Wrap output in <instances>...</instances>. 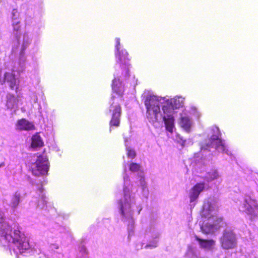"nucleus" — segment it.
Here are the masks:
<instances>
[{
	"mask_svg": "<svg viewBox=\"0 0 258 258\" xmlns=\"http://www.w3.org/2000/svg\"><path fill=\"white\" fill-rule=\"evenodd\" d=\"M59 258H62L63 257V254L62 253H58Z\"/></svg>",
	"mask_w": 258,
	"mask_h": 258,
	"instance_id": "nucleus-32",
	"label": "nucleus"
},
{
	"mask_svg": "<svg viewBox=\"0 0 258 258\" xmlns=\"http://www.w3.org/2000/svg\"><path fill=\"white\" fill-rule=\"evenodd\" d=\"M182 145L183 146H185L186 145V141H185V140H184V141H183V142H182Z\"/></svg>",
	"mask_w": 258,
	"mask_h": 258,
	"instance_id": "nucleus-31",
	"label": "nucleus"
},
{
	"mask_svg": "<svg viewBox=\"0 0 258 258\" xmlns=\"http://www.w3.org/2000/svg\"><path fill=\"white\" fill-rule=\"evenodd\" d=\"M206 188V184L204 182L197 183L188 191L187 197L189 200V206L191 210L197 203L200 194L204 191Z\"/></svg>",
	"mask_w": 258,
	"mask_h": 258,
	"instance_id": "nucleus-14",
	"label": "nucleus"
},
{
	"mask_svg": "<svg viewBox=\"0 0 258 258\" xmlns=\"http://www.w3.org/2000/svg\"><path fill=\"white\" fill-rule=\"evenodd\" d=\"M116 72L114 74V79L112 80V89L113 92L120 95L124 91V85L122 83L123 78L124 80L129 76L131 67L130 59L127 51L121 47L120 39H115Z\"/></svg>",
	"mask_w": 258,
	"mask_h": 258,
	"instance_id": "nucleus-4",
	"label": "nucleus"
},
{
	"mask_svg": "<svg viewBox=\"0 0 258 258\" xmlns=\"http://www.w3.org/2000/svg\"><path fill=\"white\" fill-rule=\"evenodd\" d=\"M124 186L123 197L117 203L118 212L121 221L127 225L128 236L133 232L134 220L133 218L135 200L132 193V185L130 184L129 177L126 174V166L124 163Z\"/></svg>",
	"mask_w": 258,
	"mask_h": 258,
	"instance_id": "nucleus-3",
	"label": "nucleus"
},
{
	"mask_svg": "<svg viewBox=\"0 0 258 258\" xmlns=\"http://www.w3.org/2000/svg\"><path fill=\"white\" fill-rule=\"evenodd\" d=\"M22 195V192L19 190L11 196L9 206L13 210H16L19 204L23 200L24 197Z\"/></svg>",
	"mask_w": 258,
	"mask_h": 258,
	"instance_id": "nucleus-16",
	"label": "nucleus"
},
{
	"mask_svg": "<svg viewBox=\"0 0 258 258\" xmlns=\"http://www.w3.org/2000/svg\"><path fill=\"white\" fill-rule=\"evenodd\" d=\"M150 230L148 233V237L146 241V248H154L158 246L160 233L155 229L154 226L158 218V209L155 208L150 214Z\"/></svg>",
	"mask_w": 258,
	"mask_h": 258,
	"instance_id": "nucleus-8",
	"label": "nucleus"
},
{
	"mask_svg": "<svg viewBox=\"0 0 258 258\" xmlns=\"http://www.w3.org/2000/svg\"><path fill=\"white\" fill-rule=\"evenodd\" d=\"M217 209L218 205L214 200L209 199L204 202L202 215L208 221L201 226V229L205 234L213 233L223 226V219L215 215Z\"/></svg>",
	"mask_w": 258,
	"mask_h": 258,
	"instance_id": "nucleus-7",
	"label": "nucleus"
},
{
	"mask_svg": "<svg viewBox=\"0 0 258 258\" xmlns=\"http://www.w3.org/2000/svg\"><path fill=\"white\" fill-rule=\"evenodd\" d=\"M184 98L159 97L151 90L146 91V117L153 124L164 122L166 130L172 133L174 128V109L183 106Z\"/></svg>",
	"mask_w": 258,
	"mask_h": 258,
	"instance_id": "nucleus-1",
	"label": "nucleus"
},
{
	"mask_svg": "<svg viewBox=\"0 0 258 258\" xmlns=\"http://www.w3.org/2000/svg\"><path fill=\"white\" fill-rule=\"evenodd\" d=\"M43 181H41V184H37V190L36 195L31 201L30 204L36 208L44 209L47 203L46 197L44 192L43 188V182L45 181L44 178L42 177Z\"/></svg>",
	"mask_w": 258,
	"mask_h": 258,
	"instance_id": "nucleus-12",
	"label": "nucleus"
},
{
	"mask_svg": "<svg viewBox=\"0 0 258 258\" xmlns=\"http://www.w3.org/2000/svg\"><path fill=\"white\" fill-rule=\"evenodd\" d=\"M239 210L245 212L252 217L258 216V205L257 202L249 196H245L243 203L239 206Z\"/></svg>",
	"mask_w": 258,
	"mask_h": 258,
	"instance_id": "nucleus-13",
	"label": "nucleus"
},
{
	"mask_svg": "<svg viewBox=\"0 0 258 258\" xmlns=\"http://www.w3.org/2000/svg\"><path fill=\"white\" fill-rule=\"evenodd\" d=\"M34 161L29 163V165L32 174L36 176H43L47 175L49 168L47 157L44 155L38 156Z\"/></svg>",
	"mask_w": 258,
	"mask_h": 258,
	"instance_id": "nucleus-9",
	"label": "nucleus"
},
{
	"mask_svg": "<svg viewBox=\"0 0 258 258\" xmlns=\"http://www.w3.org/2000/svg\"><path fill=\"white\" fill-rule=\"evenodd\" d=\"M137 209H139V211H138V214H140V211H141L142 210V207H140V206H139V207H137Z\"/></svg>",
	"mask_w": 258,
	"mask_h": 258,
	"instance_id": "nucleus-30",
	"label": "nucleus"
},
{
	"mask_svg": "<svg viewBox=\"0 0 258 258\" xmlns=\"http://www.w3.org/2000/svg\"><path fill=\"white\" fill-rule=\"evenodd\" d=\"M12 20L15 23L20 22V14L17 9H14L12 12Z\"/></svg>",
	"mask_w": 258,
	"mask_h": 258,
	"instance_id": "nucleus-27",
	"label": "nucleus"
},
{
	"mask_svg": "<svg viewBox=\"0 0 258 258\" xmlns=\"http://www.w3.org/2000/svg\"><path fill=\"white\" fill-rule=\"evenodd\" d=\"M219 177L218 172L216 170H212L206 173L205 176V179L208 182L212 181V180L217 179Z\"/></svg>",
	"mask_w": 258,
	"mask_h": 258,
	"instance_id": "nucleus-24",
	"label": "nucleus"
},
{
	"mask_svg": "<svg viewBox=\"0 0 258 258\" xmlns=\"http://www.w3.org/2000/svg\"><path fill=\"white\" fill-rule=\"evenodd\" d=\"M180 124L186 131L189 130L191 125V121L189 118L187 116H181Z\"/></svg>",
	"mask_w": 258,
	"mask_h": 258,
	"instance_id": "nucleus-22",
	"label": "nucleus"
},
{
	"mask_svg": "<svg viewBox=\"0 0 258 258\" xmlns=\"http://www.w3.org/2000/svg\"><path fill=\"white\" fill-rule=\"evenodd\" d=\"M119 98L112 95L110 101L109 112L111 113V119L110 121V132L113 126L118 127L120 124V117L121 108L119 103Z\"/></svg>",
	"mask_w": 258,
	"mask_h": 258,
	"instance_id": "nucleus-10",
	"label": "nucleus"
},
{
	"mask_svg": "<svg viewBox=\"0 0 258 258\" xmlns=\"http://www.w3.org/2000/svg\"><path fill=\"white\" fill-rule=\"evenodd\" d=\"M51 231L57 235L58 233L61 234L62 233H68L69 230L66 227L62 226L58 224H54L53 226L51 229Z\"/></svg>",
	"mask_w": 258,
	"mask_h": 258,
	"instance_id": "nucleus-21",
	"label": "nucleus"
},
{
	"mask_svg": "<svg viewBox=\"0 0 258 258\" xmlns=\"http://www.w3.org/2000/svg\"><path fill=\"white\" fill-rule=\"evenodd\" d=\"M124 142V145L126 148V155L128 159L132 160L134 159L136 156V153L135 151L132 149L128 144V139L127 137H126L123 135Z\"/></svg>",
	"mask_w": 258,
	"mask_h": 258,
	"instance_id": "nucleus-19",
	"label": "nucleus"
},
{
	"mask_svg": "<svg viewBox=\"0 0 258 258\" xmlns=\"http://www.w3.org/2000/svg\"><path fill=\"white\" fill-rule=\"evenodd\" d=\"M50 247L52 250H54V249H58L59 246L56 243H53L50 245Z\"/></svg>",
	"mask_w": 258,
	"mask_h": 258,
	"instance_id": "nucleus-28",
	"label": "nucleus"
},
{
	"mask_svg": "<svg viewBox=\"0 0 258 258\" xmlns=\"http://www.w3.org/2000/svg\"><path fill=\"white\" fill-rule=\"evenodd\" d=\"M220 243L224 249H233L236 246V235L231 228H227L223 231Z\"/></svg>",
	"mask_w": 258,
	"mask_h": 258,
	"instance_id": "nucleus-11",
	"label": "nucleus"
},
{
	"mask_svg": "<svg viewBox=\"0 0 258 258\" xmlns=\"http://www.w3.org/2000/svg\"><path fill=\"white\" fill-rule=\"evenodd\" d=\"M20 22L15 23V22H12V25L14 28V31L15 32V35L16 36V39L17 40V42L18 44H20L21 41V36L19 33V30L20 29Z\"/></svg>",
	"mask_w": 258,
	"mask_h": 258,
	"instance_id": "nucleus-25",
	"label": "nucleus"
},
{
	"mask_svg": "<svg viewBox=\"0 0 258 258\" xmlns=\"http://www.w3.org/2000/svg\"><path fill=\"white\" fill-rule=\"evenodd\" d=\"M5 166V164L4 162H2L0 164V168L4 167Z\"/></svg>",
	"mask_w": 258,
	"mask_h": 258,
	"instance_id": "nucleus-29",
	"label": "nucleus"
},
{
	"mask_svg": "<svg viewBox=\"0 0 258 258\" xmlns=\"http://www.w3.org/2000/svg\"><path fill=\"white\" fill-rule=\"evenodd\" d=\"M7 101L6 105L8 108H14L16 104V100L14 95L9 94L7 96Z\"/></svg>",
	"mask_w": 258,
	"mask_h": 258,
	"instance_id": "nucleus-23",
	"label": "nucleus"
},
{
	"mask_svg": "<svg viewBox=\"0 0 258 258\" xmlns=\"http://www.w3.org/2000/svg\"><path fill=\"white\" fill-rule=\"evenodd\" d=\"M129 169L133 172H137V182L141 186L142 190H144L145 185V178L143 167L139 164L132 163L129 165Z\"/></svg>",
	"mask_w": 258,
	"mask_h": 258,
	"instance_id": "nucleus-15",
	"label": "nucleus"
},
{
	"mask_svg": "<svg viewBox=\"0 0 258 258\" xmlns=\"http://www.w3.org/2000/svg\"><path fill=\"white\" fill-rule=\"evenodd\" d=\"M17 127L21 130H31L33 128L34 125L28 120L22 119L18 121Z\"/></svg>",
	"mask_w": 258,
	"mask_h": 258,
	"instance_id": "nucleus-18",
	"label": "nucleus"
},
{
	"mask_svg": "<svg viewBox=\"0 0 258 258\" xmlns=\"http://www.w3.org/2000/svg\"><path fill=\"white\" fill-rule=\"evenodd\" d=\"M43 146V142L38 134L33 136L32 138L31 147L33 148H40Z\"/></svg>",
	"mask_w": 258,
	"mask_h": 258,
	"instance_id": "nucleus-20",
	"label": "nucleus"
},
{
	"mask_svg": "<svg viewBox=\"0 0 258 258\" xmlns=\"http://www.w3.org/2000/svg\"><path fill=\"white\" fill-rule=\"evenodd\" d=\"M195 238L196 240L198 242L200 247L208 250H212L215 245V241L213 239H204L200 238L196 235Z\"/></svg>",
	"mask_w": 258,
	"mask_h": 258,
	"instance_id": "nucleus-17",
	"label": "nucleus"
},
{
	"mask_svg": "<svg viewBox=\"0 0 258 258\" xmlns=\"http://www.w3.org/2000/svg\"><path fill=\"white\" fill-rule=\"evenodd\" d=\"M31 42V39L29 38L28 34L25 33L22 38V43L21 50L20 53L19 61L18 66H14L12 69V72H6L2 76V69H0V84H3L7 82L12 90H15L17 91L18 88L19 81L15 74V72L18 73L22 72L25 69V62L26 57L24 54V51L28 46Z\"/></svg>",
	"mask_w": 258,
	"mask_h": 258,
	"instance_id": "nucleus-5",
	"label": "nucleus"
},
{
	"mask_svg": "<svg viewBox=\"0 0 258 258\" xmlns=\"http://www.w3.org/2000/svg\"><path fill=\"white\" fill-rule=\"evenodd\" d=\"M79 252L77 258H87L88 251L84 245H81L79 248Z\"/></svg>",
	"mask_w": 258,
	"mask_h": 258,
	"instance_id": "nucleus-26",
	"label": "nucleus"
},
{
	"mask_svg": "<svg viewBox=\"0 0 258 258\" xmlns=\"http://www.w3.org/2000/svg\"><path fill=\"white\" fill-rule=\"evenodd\" d=\"M0 244L7 247L12 252L18 255L34 254L38 253L33 244L30 243L28 237L21 231L18 225L10 226L6 222L4 213L0 211Z\"/></svg>",
	"mask_w": 258,
	"mask_h": 258,
	"instance_id": "nucleus-2",
	"label": "nucleus"
},
{
	"mask_svg": "<svg viewBox=\"0 0 258 258\" xmlns=\"http://www.w3.org/2000/svg\"><path fill=\"white\" fill-rule=\"evenodd\" d=\"M212 131L213 135L211 137L207 140H205L204 142L200 144L201 147V154L202 155V158H204L207 156V154L209 157L208 160L211 159L210 156L212 155L211 149H213L214 151L217 150L219 152H223L226 153L229 156H231L232 154L229 152L225 144V141L221 140L219 137L221 136L219 128L217 126H213L212 127ZM204 165L205 164V162L201 159V161H198L196 164L197 166L200 165L201 163H203Z\"/></svg>",
	"mask_w": 258,
	"mask_h": 258,
	"instance_id": "nucleus-6",
	"label": "nucleus"
}]
</instances>
